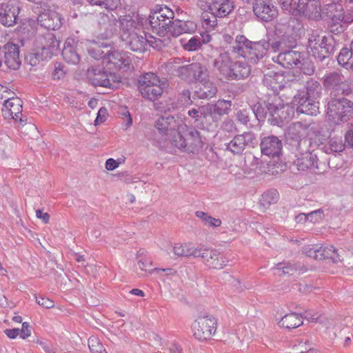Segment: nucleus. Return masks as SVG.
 I'll return each instance as SVG.
<instances>
[{
    "mask_svg": "<svg viewBox=\"0 0 353 353\" xmlns=\"http://www.w3.org/2000/svg\"><path fill=\"white\" fill-rule=\"evenodd\" d=\"M232 61L230 54L223 50L219 51L218 55L214 59L213 67L223 75L224 78L228 75V71L231 67Z\"/></svg>",
    "mask_w": 353,
    "mask_h": 353,
    "instance_id": "obj_29",
    "label": "nucleus"
},
{
    "mask_svg": "<svg viewBox=\"0 0 353 353\" xmlns=\"http://www.w3.org/2000/svg\"><path fill=\"white\" fill-rule=\"evenodd\" d=\"M254 14L265 22H270L278 16V10L272 0H254L253 3Z\"/></svg>",
    "mask_w": 353,
    "mask_h": 353,
    "instance_id": "obj_21",
    "label": "nucleus"
},
{
    "mask_svg": "<svg viewBox=\"0 0 353 353\" xmlns=\"http://www.w3.org/2000/svg\"><path fill=\"white\" fill-rule=\"evenodd\" d=\"M196 248L191 247L188 245H183L181 243H176L173 247V252L176 256L188 257L192 256L194 257V251Z\"/></svg>",
    "mask_w": 353,
    "mask_h": 353,
    "instance_id": "obj_42",
    "label": "nucleus"
},
{
    "mask_svg": "<svg viewBox=\"0 0 353 353\" xmlns=\"http://www.w3.org/2000/svg\"><path fill=\"white\" fill-rule=\"evenodd\" d=\"M276 31V37L272 41H268L270 45L269 49L272 52L281 53L296 46V39L292 34L285 32L281 34L280 30L277 27Z\"/></svg>",
    "mask_w": 353,
    "mask_h": 353,
    "instance_id": "obj_22",
    "label": "nucleus"
},
{
    "mask_svg": "<svg viewBox=\"0 0 353 353\" xmlns=\"http://www.w3.org/2000/svg\"><path fill=\"white\" fill-rule=\"evenodd\" d=\"M216 92V86L208 79L201 83V86L195 92V94L201 99H210L214 97Z\"/></svg>",
    "mask_w": 353,
    "mask_h": 353,
    "instance_id": "obj_34",
    "label": "nucleus"
},
{
    "mask_svg": "<svg viewBox=\"0 0 353 353\" xmlns=\"http://www.w3.org/2000/svg\"><path fill=\"white\" fill-rule=\"evenodd\" d=\"M72 40H67L62 50V57L68 63L77 64L80 61V57L76 48L72 45Z\"/></svg>",
    "mask_w": 353,
    "mask_h": 353,
    "instance_id": "obj_36",
    "label": "nucleus"
},
{
    "mask_svg": "<svg viewBox=\"0 0 353 353\" xmlns=\"http://www.w3.org/2000/svg\"><path fill=\"white\" fill-rule=\"evenodd\" d=\"M21 7L19 0H9L6 4L1 5L0 8L1 23L7 27L16 24Z\"/></svg>",
    "mask_w": 353,
    "mask_h": 353,
    "instance_id": "obj_17",
    "label": "nucleus"
},
{
    "mask_svg": "<svg viewBox=\"0 0 353 353\" xmlns=\"http://www.w3.org/2000/svg\"><path fill=\"white\" fill-rule=\"evenodd\" d=\"M250 72V66L246 62L236 61L232 63L228 75L226 76L225 79L228 80L243 79L249 77Z\"/></svg>",
    "mask_w": 353,
    "mask_h": 353,
    "instance_id": "obj_28",
    "label": "nucleus"
},
{
    "mask_svg": "<svg viewBox=\"0 0 353 353\" xmlns=\"http://www.w3.org/2000/svg\"><path fill=\"white\" fill-rule=\"evenodd\" d=\"M316 99L306 97L305 91H298L294 96L292 104L296 108L297 114L316 115L319 112V102Z\"/></svg>",
    "mask_w": 353,
    "mask_h": 353,
    "instance_id": "obj_15",
    "label": "nucleus"
},
{
    "mask_svg": "<svg viewBox=\"0 0 353 353\" xmlns=\"http://www.w3.org/2000/svg\"><path fill=\"white\" fill-rule=\"evenodd\" d=\"M302 318V315L296 312H291L283 316L279 322V325L280 327L286 329H294L303 325Z\"/></svg>",
    "mask_w": 353,
    "mask_h": 353,
    "instance_id": "obj_35",
    "label": "nucleus"
},
{
    "mask_svg": "<svg viewBox=\"0 0 353 353\" xmlns=\"http://www.w3.org/2000/svg\"><path fill=\"white\" fill-rule=\"evenodd\" d=\"M292 152L296 157V160L294 161V165L298 170L305 171L314 168L319 172L325 171V163L319 162L316 154L310 152V148H307L305 152L294 150Z\"/></svg>",
    "mask_w": 353,
    "mask_h": 353,
    "instance_id": "obj_12",
    "label": "nucleus"
},
{
    "mask_svg": "<svg viewBox=\"0 0 353 353\" xmlns=\"http://www.w3.org/2000/svg\"><path fill=\"white\" fill-rule=\"evenodd\" d=\"M121 36L137 32V23L130 14L123 15L119 17Z\"/></svg>",
    "mask_w": 353,
    "mask_h": 353,
    "instance_id": "obj_38",
    "label": "nucleus"
},
{
    "mask_svg": "<svg viewBox=\"0 0 353 353\" xmlns=\"http://www.w3.org/2000/svg\"><path fill=\"white\" fill-rule=\"evenodd\" d=\"M303 55L301 52L289 49L285 52L279 53L272 59L283 67L291 69L301 67L303 61Z\"/></svg>",
    "mask_w": 353,
    "mask_h": 353,
    "instance_id": "obj_23",
    "label": "nucleus"
},
{
    "mask_svg": "<svg viewBox=\"0 0 353 353\" xmlns=\"http://www.w3.org/2000/svg\"><path fill=\"white\" fill-rule=\"evenodd\" d=\"M260 147L263 154L274 158L281 154L283 144L277 137L272 135L263 138Z\"/></svg>",
    "mask_w": 353,
    "mask_h": 353,
    "instance_id": "obj_24",
    "label": "nucleus"
},
{
    "mask_svg": "<svg viewBox=\"0 0 353 353\" xmlns=\"http://www.w3.org/2000/svg\"><path fill=\"white\" fill-rule=\"evenodd\" d=\"M2 114L5 119H14L22 126L26 124L27 119L22 118L21 101L18 97H11L4 101Z\"/></svg>",
    "mask_w": 353,
    "mask_h": 353,
    "instance_id": "obj_20",
    "label": "nucleus"
},
{
    "mask_svg": "<svg viewBox=\"0 0 353 353\" xmlns=\"http://www.w3.org/2000/svg\"><path fill=\"white\" fill-rule=\"evenodd\" d=\"M36 343L41 346L46 353H56V350L50 343L43 341L39 339H37Z\"/></svg>",
    "mask_w": 353,
    "mask_h": 353,
    "instance_id": "obj_64",
    "label": "nucleus"
},
{
    "mask_svg": "<svg viewBox=\"0 0 353 353\" xmlns=\"http://www.w3.org/2000/svg\"><path fill=\"white\" fill-rule=\"evenodd\" d=\"M213 105L214 111L216 116H223L228 113L231 108V101L226 100H219Z\"/></svg>",
    "mask_w": 353,
    "mask_h": 353,
    "instance_id": "obj_46",
    "label": "nucleus"
},
{
    "mask_svg": "<svg viewBox=\"0 0 353 353\" xmlns=\"http://www.w3.org/2000/svg\"><path fill=\"white\" fill-rule=\"evenodd\" d=\"M3 64L10 69H19L21 60L19 58V48L17 45L8 43L0 47V67Z\"/></svg>",
    "mask_w": 353,
    "mask_h": 353,
    "instance_id": "obj_16",
    "label": "nucleus"
},
{
    "mask_svg": "<svg viewBox=\"0 0 353 353\" xmlns=\"http://www.w3.org/2000/svg\"><path fill=\"white\" fill-rule=\"evenodd\" d=\"M310 125L311 123L303 122H295L289 125L286 138L292 152L294 150L305 152L307 148H310V143L306 137L309 135Z\"/></svg>",
    "mask_w": 353,
    "mask_h": 353,
    "instance_id": "obj_5",
    "label": "nucleus"
},
{
    "mask_svg": "<svg viewBox=\"0 0 353 353\" xmlns=\"http://www.w3.org/2000/svg\"><path fill=\"white\" fill-rule=\"evenodd\" d=\"M279 5L281 8L292 15H297L298 14V7L296 2L294 1V0H278Z\"/></svg>",
    "mask_w": 353,
    "mask_h": 353,
    "instance_id": "obj_49",
    "label": "nucleus"
},
{
    "mask_svg": "<svg viewBox=\"0 0 353 353\" xmlns=\"http://www.w3.org/2000/svg\"><path fill=\"white\" fill-rule=\"evenodd\" d=\"M278 199V192L276 190H271L262 194L260 202L263 207L268 208L271 204L276 203Z\"/></svg>",
    "mask_w": 353,
    "mask_h": 353,
    "instance_id": "obj_45",
    "label": "nucleus"
},
{
    "mask_svg": "<svg viewBox=\"0 0 353 353\" xmlns=\"http://www.w3.org/2000/svg\"><path fill=\"white\" fill-rule=\"evenodd\" d=\"M88 346L92 353H107L102 343L96 337L89 338Z\"/></svg>",
    "mask_w": 353,
    "mask_h": 353,
    "instance_id": "obj_52",
    "label": "nucleus"
},
{
    "mask_svg": "<svg viewBox=\"0 0 353 353\" xmlns=\"http://www.w3.org/2000/svg\"><path fill=\"white\" fill-rule=\"evenodd\" d=\"M52 78L54 80H59L64 77L65 72L63 70V68L60 63H57L54 65V69L52 72Z\"/></svg>",
    "mask_w": 353,
    "mask_h": 353,
    "instance_id": "obj_63",
    "label": "nucleus"
},
{
    "mask_svg": "<svg viewBox=\"0 0 353 353\" xmlns=\"http://www.w3.org/2000/svg\"><path fill=\"white\" fill-rule=\"evenodd\" d=\"M252 113L254 114L256 118L259 121H261L266 117L268 114V110L267 112L265 111L264 108L261 106V105H254L252 110Z\"/></svg>",
    "mask_w": 353,
    "mask_h": 353,
    "instance_id": "obj_56",
    "label": "nucleus"
},
{
    "mask_svg": "<svg viewBox=\"0 0 353 353\" xmlns=\"http://www.w3.org/2000/svg\"><path fill=\"white\" fill-rule=\"evenodd\" d=\"M183 60L179 58L171 59L165 63V68L168 73L174 76L178 77L179 70L183 66Z\"/></svg>",
    "mask_w": 353,
    "mask_h": 353,
    "instance_id": "obj_44",
    "label": "nucleus"
},
{
    "mask_svg": "<svg viewBox=\"0 0 353 353\" xmlns=\"http://www.w3.org/2000/svg\"><path fill=\"white\" fill-rule=\"evenodd\" d=\"M265 103L268 110V121L273 125L281 126L290 118L289 108L278 94H269Z\"/></svg>",
    "mask_w": 353,
    "mask_h": 353,
    "instance_id": "obj_8",
    "label": "nucleus"
},
{
    "mask_svg": "<svg viewBox=\"0 0 353 353\" xmlns=\"http://www.w3.org/2000/svg\"><path fill=\"white\" fill-rule=\"evenodd\" d=\"M88 78L94 86H100L112 90L117 89L120 82L115 74L108 72L101 67H91L88 70Z\"/></svg>",
    "mask_w": 353,
    "mask_h": 353,
    "instance_id": "obj_10",
    "label": "nucleus"
},
{
    "mask_svg": "<svg viewBox=\"0 0 353 353\" xmlns=\"http://www.w3.org/2000/svg\"><path fill=\"white\" fill-rule=\"evenodd\" d=\"M194 257H200L203 262L210 268L220 270L226 265L225 258L221 253L212 248H196Z\"/></svg>",
    "mask_w": 353,
    "mask_h": 353,
    "instance_id": "obj_14",
    "label": "nucleus"
},
{
    "mask_svg": "<svg viewBox=\"0 0 353 353\" xmlns=\"http://www.w3.org/2000/svg\"><path fill=\"white\" fill-rule=\"evenodd\" d=\"M217 17L214 15L210 17L208 12H205L202 14L203 23L204 25L209 26L210 28H214L217 25Z\"/></svg>",
    "mask_w": 353,
    "mask_h": 353,
    "instance_id": "obj_59",
    "label": "nucleus"
},
{
    "mask_svg": "<svg viewBox=\"0 0 353 353\" xmlns=\"http://www.w3.org/2000/svg\"><path fill=\"white\" fill-rule=\"evenodd\" d=\"M297 7L298 14L312 20L321 18V3L319 0H299Z\"/></svg>",
    "mask_w": 353,
    "mask_h": 353,
    "instance_id": "obj_26",
    "label": "nucleus"
},
{
    "mask_svg": "<svg viewBox=\"0 0 353 353\" xmlns=\"http://www.w3.org/2000/svg\"><path fill=\"white\" fill-rule=\"evenodd\" d=\"M256 143V135L252 132H245L236 135L226 145L227 150L233 154H240L246 148H254Z\"/></svg>",
    "mask_w": 353,
    "mask_h": 353,
    "instance_id": "obj_18",
    "label": "nucleus"
},
{
    "mask_svg": "<svg viewBox=\"0 0 353 353\" xmlns=\"http://www.w3.org/2000/svg\"><path fill=\"white\" fill-rule=\"evenodd\" d=\"M337 21L344 23H350L353 21V9H348L345 11L343 10L341 13L339 14Z\"/></svg>",
    "mask_w": 353,
    "mask_h": 353,
    "instance_id": "obj_54",
    "label": "nucleus"
},
{
    "mask_svg": "<svg viewBox=\"0 0 353 353\" xmlns=\"http://www.w3.org/2000/svg\"><path fill=\"white\" fill-rule=\"evenodd\" d=\"M37 21L41 26L52 30H58L62 24L60 16L56 12L42 13L38 16Z\"/></svg>",
    "mask_w": 353,
    "mask_h": 353,
    "instance_id": "obj_31",
    "label": "nucleus"
},
{
    "mask_svg": "<svg viewBox=\"0 0 353 353\" xmlns=\"http://www.w3.org/2000/svg\"><path fill=\"white\" fill-rule=\"evenodd\" d=\"M201 41L198 35L192 37L188 41L183 44V48L188 51H196L201 47Z\"/></svg>",
    "mask_w": 353,
    "mask_h": 353,
    "instance_id": "obj_53",
    "label": "nucleus"
},
{
    "mask_svg": "<svg viewBox=\"0 0 353 353\" xmlns=\"http://www.w3.org/2000/svg\"><path fill=\"white\" fill-rule=\"evenodd\" d=\"M325 14L327 17H331L333 20L337 21L339 14L343 11L342 6L335 2V0L325 4Z\"/></svg>",
    "mask_w": 353,
    "mask_h": 353,
    "instance_id": "obj_43",
    "label": "nucleus"
},
{
    "mask_svg": "<svg viewBox=\"0 0 353 353\" xmlns=\"http://www.w3.org/2000/svg\"><path fill=\"white\" fill-rule=\"evenodd\" d=\"M177 126L176 120L172 115L161 116L155 121V127L159 132L165 141H169L170 143L171 139H174L176 133H179L176 130Z\"/></svg>",
    "mask_w": 353,
    "mask_h": 353,
    "instance_id": "obj_19",
    "label": "nucleus"
},
{
    "mask_svg": "<svg viewBox=\"0 0 353 353\" xmlns=\"http://www.w3.org/2000/svg\"><path fill=\"white\" fill-rule=\"evenodd\" d=\"M283 76L278 72H270L264 74L263 79V85L270 89L272 93L269 94H277L278 91L283 87ZM268 96H267L268 97Z\"/></svg>",
    "mask_w": 353,
    "mask_h": 353,
    "instance_id": "obj_30",
    "label": "nucleus"
},
{
    "mask_svg": "<svg viewBox=\"0 0 353 353\" xmlns=\"http://www.w3.org/2000/svg\"><path fill=\"white\" fill-rule=\"evenodd\" d=\"M37 303L41 307L47 309L52 308L54 306V301L47 297L35 296Z\"/></svg>",
    "mask_w": 353,
    "mask_h": 353,
    "instance_id": "obj_57",
    "label": "nucleus"
},
{
    "mask_svg": "<svg viewBox=\"0 0 353 353\" xmlns=\"http://www.w3.org/2000/svg\"><path fill=\"white\" fill-rule=\"evenodd\" d=\"M174 19L173 11L167 6H157L149 16V23L153 32L160 37H164L169 32Z\"/></svg>",
    "mask_w": 353,
    "mask_h": 353,
    "instance_id": "obj_7",
    "label": "nucleus"
},
{
    "mask_svg": "<svg viewBox=\"0 0 353 353\" xmlns=\"http://www.w3.org/2000/svg\"><path fill=\"white\" fill-rule=\"evenodd\" d=\"M345 141L347 145L353 149V123L347 125V130L345 134Z\"/></svg>",
    "mask_w": 353,
    "mask_h": 353,
    "instance_id": "obj_62",
    "label": "nucleus"
},
{
    "mask_svg": "<svg viewBox=\"0 0 353 353\" xmlns=\"http://www.w3.org/2000/svg\"><path fill=\"white\" fill-rule=\"evenodd\" d=\"M212 104H207L205 105L201 106V111L202 112V117L206 118L210 117L212 118L216 117Z\"/></svg>",
    "mask_w": 353,
    "mask_h": 353,
    "instance_id": "obj_60",
    "label": "nucleus"
},
{
    "mask_svg": "<svg viewBox=\"0 0 353 353\" xmlns=\"http://www.w3.org/2000/svg\"><path fill=\"white\" fill-rule=\"evenodd\" d=\"M197 5L201 10L218 17L228 16L234 9L232 0H198Z\"/></svg>",
    "mask_w": 353,
    "mask_h": 353,
    "instance_id": "obj_13",
    "label": "nucleus"
},
{
    "mask_svg": "<svg viewBox=\"0 0 353 353\" xmlns=\"http://www.w3.org/2000/svg\"><path fill=\"white\" fill-rule=\"evenodd\" d=\"M302 252L306 256L319 260V247L317 245H307L303 248Z\"/></svg>",
    "mask_w": 353,
    "mask_h": 353,
    "instance_id": "obj_55",
    "label": "nucleus"
},
{
    "mask_svg": "<svg viewBox=\"0 0 353 353\" xmlns=\"http://www.w3.org/2000/svg\"><path fill=\"white\" fill-rule=\"evenodd\" d=\"M353 116V102L344 97H331L327 105V117L334 124L347 122Z\"/></svg>",
    "mask_w": 353,
    "mask_h": 353,
    "instance_id": "obj_3",
    "label": "nucleus"
},
{
    "mask_svg": "<svg viewBox=\"0 0 353 353\" xmlns=\"http://www.w3.org/2000/svg\"><path fill=\"white\" fill-rule=\"evenodd\" d=\"M196 29V25L192 21L173 20L169 32L173 37H178L183 33H192Z\"/></svg>",
    "mask_w": 353,
    "mask_h": 353,
    "instance_id": "obj_33",
    "label": "nucleus"
},
{
    "mask_svg": "<svg viewBox=\"0 0 353 353\" xmlns=\"http://www.w3.org/2000/svg\"><path fill=\"white\" fill-rule=\"evenodd\" d=\"M190 94V91L188 89H185L180 93L179 100L183 105H190L192 103Z\"/></svg>",
    "mask_w": 353,
    "mask_h": 353,
    "instance_id": "obj_61",
    "label": "nucleus"
},
{
    "mask_svg": "<svg viewBox=\"0 0 353 353\" xmlns=\"http://www.w3.org/2000/svg\"><path fill=\"white\" fill-rule=\"evenodd\" d=\"M330 259L334 263L341 261V256L332 246L319 247V260Z\"/></svg>",
    "mask_w": 353,
    "mask_h": 353,
    "instance_id": "obj_40",
    "label": "nucleus"
},
{
    "mask_svg": "<svg viewBox=\"0 0 353 353\" xmlns=\"http://www.w3.org/2000/svg\"><path fill=\"white\" fill-rule=\"evenodd\" d=\"M171 144L183 152L194 153L203 147L200 132L194 128L187 127L182 133L179 132Z\"/></svg>",
    "mask_w": 353,
    "mask_h": 353,
    "instance_id": "obj_6",
    "label": "nucleus"
},
{
    "mask_svg": "<svg viewBox=\"0 0 353 353\" xmlns=\"http://www.w3.org/2000/svg\"><path fill=\"white\" fill-rule=\"evenodd\" d=\"M252 111L247 110H241L237 112L236 119L242 124L246 125L250 121V114Z\"/></svg>",
    "mask_w": 353,
    "mask_h": 353,
    "instance_id": "obj_58",
    "label": "nucleus"
},
{
    "mask_svg": "<svg viewBox=\"0 0 353 353\" xmlns=\"http://www.w3.org/2000/svg\"><path fill=\"white\" fill-rule=\"evenodd\" d=\"M312 349V345L308 340H296L291 349L290 353H305Z\"/></svg>",
    "mask_w": 353,
    "mask_h": 353,
    "instance_id": "obj_47",
    "label": "nucleus"
},
{
    "mask_svg": "<svg viewBox=\"0 0 353 353\" xmlns=\"http://www.w3.org/2000/svg\"><path fill=\"white\" fill-rule=\"evenodd\" d=\"M305 89L306 97L317 99L321 97L322 87L320 83L314 79L310 78L306 81Z\"/></svg>",
    "mask_w": 353,
    "mask_h": 353,
    "instance_id": "obj_39",
    "label": "nucleus"
},
{
    "mask_svg": "<svg viewBox=\"0 0 353 353\" xmlns=\"http://www.w3.org/2000/svg\"><path fill=\"white\" fill-rule=\"evenodd\" d=\"M232 48L234 53L246 59L250 63L256 64L266 54L270 45L265 40L253 42L243 35H238Z\"/></svg>",
    "mask_w": 353,
    "mask_h": 353,
    "instance_id": "obj_2",
    "label": "nucleus"
},
{
    "mask_svg": "<svg viewBox=\"0 0 353 353\" xmlns=\"http://www.w3.org/2000/svg\"><path fill=\"white\" fill-rule=\"evenodd\" d=\"M353 94V81L347 80L345 77L336 92V97L337 95H350Z\"/></svg>",
    "mask_w": 353,
    "mask_h": 353,
    "instance_id": "obj_50",
    "label": "nucleus"
},
{
    "mask_svg": "<svg viewBox=\"0 0 353 353\" xmlns=\"http://www.w3.org/2000/svg\"><path fill=\"white\" fill-rule=\"evenodd\" d=\"M131 61L130 56L123 51H112L108 54V64L112 70H128Z\"/></svg>",
    "mask_w": 353,
    "mask_h": 353,
    "instance_id": "obj_25",
    "label": "nucleus"
},
{
    "mask_svg": "<svg viewBox=\"0 0 353 353\" xmlns=\"http://www.w3.org/2000/svg\"><path fill=\"white\" fill-rule=\"evenodd\" d=\"M59 43L52 33L37 35L34 40L32 52L26 56V61L32 66L37 65L58 52Z\"/></svg>",
    "mask_w": 353,
    "mask_h": 353,
    "instance_id": "obj_1",
    "label": "nucleus"
},
{
    "mask_svg": "<svg viewBox=\"0 0 353 353\" xmlns=\"http://www.w3.org/2000/svg\"><path fill=\"white\" fill-rule=\"evenodd\" d=\"M338 63L346 69H353V49L349 47L343 48L338 57Z\"/></svg>",
    "mask_w": 353,
    "mask_h": 353,
    "instance_id": "obj_37",
    "label": "nucleus"
},
{
    "mask_svg": "<svg viewBox=\"0 0 353 353\" xmlns=\"http://www.w3.org/2000/svg\"><path fill=\"white\" fill-rule=\"evenodd\" d=\"M167 86L166 81L161 79L157 74L152 72L145 74L139 79V90L141 96L149 101L158 99Z\"/></svg>",
    "mask_w": 353,
    "mask_h": 353,
    "instance_id": "obj_4",
    "label": "nucleus"
},
{
    "mask_svg": "<svg viewBox=\"0 0 353 353\" xmlns=\"http://www.w3.org/2000/svg\"><path fill=\"white\" fill-rule=\"evenodd\" d=\"M308 47L312 55L321 62L335 51L334 40L332 37H321L314 33L309 36Z\"/></svg>",
    "mask_w": 353,
    "mask_h": 353,
    "instance_id": "obj_9",
    "label": "nucleus"
},
{
    "mask_svg": "<svg viewBox=\"0 0 353 353\" xmlns=\"http://www.w3.org/2000/svg\"><path fill=\"white\" fill-rule=\"evenodd\" d=\"M192 72L193 63L188 65H183L177 77L188 83H192Z\"/></svg>",
    "mask_w": 353,
    "mask_h": 353,
    "instance_id": "obj_48",
    "label": "nucleus"
},
{
    "mask_svg": "<svg viewBox=\"0 0 353 353\" xmlns=\"http://www.w3.org/2000/svg\"><path fill=\"white\" fill-rule=\"evenodd\" d=\"M192 83L205 81L209 77L208 70L206 66L200 63H193Z\"/></svg>",
    "mask_w": 353,
    "mask_h": 353,
    "instance_id": "obj_41",
    "label": "nucleus"
},
{
    "mask_svg": "<svg viewBox=\"0 0 353 353\" xmlns=\"http://www.w3.org/2000/svg\"><path fill=\"white\" fill-rule=\"evenodd\" d=\"M216 320L213 316H199L192 325L193 335L201 341L208 340L216 332Z\"/></svg>",
    "mask_w": 353,
    "mask_h": 353,
    "instance_id": "obj_11",
    "label": "nucleus"
},
{
    "mask_svg": "<svg viewBox=\"0 0 353 353\" xmlns=\"http://www.w3.org/2000/svg\"><path fill=\"white\" fill-rule=\"evenodd\" d=\"M123 41L129 48L134 52H144L148 45L146 36H143L138 32L124 34L121 36Z\"/></svg>",
    "mask_w": 353,
    "mask_h": 353,
    "instance_id": "obj_27",
    "label": "nucleus"
},
{
    "mask_svg": "<svg viewBox=\"0 0 353 353\" xmlns=\"http://www.w3.org/2000/svg\"><path fill=\"white\" fill-rule=\"evenodd\" d=\"M344 76L339 72H332L323 77V85L325 89L330 92V97H336V92L341 83Z\"/></svg>",
    "mask_w": 353,
    "mask_h": 353,
    "instance_id": "obj_32",
    "label": "nucleus"
},
{
    "mask_svg": "<svg viewBox=\"0 0 353 353\" xmlns=\"http://www.w3.org/2000/svg\"><path fill=\"white\" fill-rule=\"evenodd\" d=\"M329 146L332 152H340L344 150L345 141H343L342 137H332L329 141Z\"/></svg>",
    "mask_w": 353,
    "mask_h": 353,
    "instance_id": "obj_51",
    "label": "nucleus"
}]
</instances>
